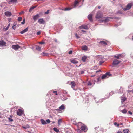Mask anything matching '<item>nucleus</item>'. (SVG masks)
<instances>
[{
    "label": "nucleus",
    "instance_id": "nucleus-46",
    "mask_svg": "<svg viewBox=\"0 0 133 133\" xmlns=\"http://www.w3.org/2000/svg\"><path fill=\"white\" fill-rule=\"evenodd\" d=\"M8 119L9 121L10 122H12L13 121V120L10 118H9Z\"/></svg>",
    "mask_w": 133,
    "mask_h": 133
},
{
    "label": "nucleus",
    "instance_id": "nucleus-33",
    "mask_svg": "<svg viewBox=\"0 0 133 133\" xmlns=\"http://www.w3.org/2000/svg\"><path fill=\"white\" fill-rule=\"evenodd\" d=\"M127 111V110L124 109H123V110H122L121 111V112L123 113H126Z\"/></svg>",
    "mask_w": 133,
    "mask_h": 133
},
{
    "label": "nucleus",
    "instance_id": "nucleus-31",
    "mask_svg": "<svg viewBox=\"0 0 133 133\" xmlns=\"http://www.w3.org/2000/svg\"><path fill=\"white\" fill-rule=\"evenodd\" d=\"M17 0H10L9 1V2L13 3H15L17 2Z\"/></svg>",
    "mask_w": 133,
    "mask_h": 133
},
{
    "label": "nucleus",
    "instance_id": "nucleus-9",
    "mask_svg": "<svg viewBox=\"0 0 133 133\" xmlns=\"http://www.w3.org/2000/svg\"><path fill=\"white\" fill-rule=\"evenodd\" d=\"M79 28L80 29H88V27L87 25H82L79 26Z\"/></svg>",
    "mask_w": 133,
    "mask_h": 133
},
{
    "label": "nucleus",
    "instance_id": "nucleus-4",
    "mask_svg": "<svg viewBox=\"0 0 133 133\" xmlns=\"http://www.w3.org/2000/svg\"><path fill=\"white\" fill-rule=\"evenodd\" d=\"M120 62V61L118 60L117 59H115L113 62L112 65L114 66L116 65L119 64Z\"/></svg>",
    "mask_w": 133,
    "mask_h": 133
},
{
    "label": "nucleus",
    "instance_id": "nucleus-60",
    "mask_svg": "<svg viewBox=\"0 0 133 133\" xmlns=\"http://www.w3.org/2000/svg\"><path fill=\"white\" fill-rule=\"evenodd\" d=\"M10 23H9V24H8V27H9V26H10Z\"/></svg>",
    "mask_w": 133,
    "mask_h": 133
},
{
    "label": "nucleus",
    "instance_id": "nucleus-15",
    "mask_svg": "<svg viewBox=\"0 0 133 133\" xmlns=\"http://www.w3.org/2000/svg\"><path fill=\"white\" fill-rule=\"evenodd\" d=\"M92 15L91 14H89L88 16V18L90 21H92Z\"/></svg>",
    "mask_w": 133,
    "mask_h": 133
},
{
    "label": "nucleus",
    "instance_id": "nucleus-27",
    "mask_svg": "<svg viewBox=\"0 0 133 133\" xmlns=\"http://www.w3.org/2000/svg\"><path fill=\"white\" fill-rule=\"evenodd\" d=\"M123 131L124 133H128L129 132V130L127 129L124 130Z\"/></svg>",
    "mask_w": 133,
    "mask_h": 133
},
{
    "label": "nucleus",
    "instance_id": "nucleus-51",
    "mask_svg": "<svg viewBox=\"0 0 133 133\" xmlns=\"http://www.w3.org/2000/svg\"><path fill=\"white\" fill-rule=\"evenodd\" d=\"M128 112L131 115H132V113L131 112H130V111H128Z\"/></svg>",
    "mask_w": 133,
    "mask_h": 133
},
{
    "label": "nucleus",
    "instance_id": "nucleus-63",
    "mask_svg": "<svg viewBox=\"0 0 133 133\" xmlns=\"http://www.w3.org/2000/svg\"><path fill=\"white\" fill-rule=\"evenodd\" d=\"M56 91H53V93H55L56 92Z\"/></svg>",
    "mask_w": 133,
    "mask_h": 133
},
{
    "label": "nucleus",
    "instance_id": "nucleus-12",
    "mask_svg": "<svg viewBox=\"0 0 133 133\" xmlns=\"http://www.w3.org/2000/svg\"><path fill=\"white\" fill-rule=\"evenodd\" d=\"M39 16L38 14H37L36 15L34 16L33 17V19L35 21H36L39 17Z\"/></svg>",
    "mask_w": 133,
    "mask_h": 133
},
{
    "label": "nucleus",
    "instance_id": "nucleus-35",
    "mask_svg": "<svg viewBox=\"0 0 133 133\" xmlns=\"http://www.w3.org/2000/svg\"><path fill=\"white\" fill-rule=\"evenodd\" d=\"M22 17H19L18 18V20L19 21H20L22 20Z\"/></svg>",
    "mask_w": 133,
    "mask_h": 133
},
{
    "label": "nucleus",
    "instance_id": "nucleus-17",
    "mask_svg": "<svg viewBox=\"0 0 133 133\" xmlns=\"http://www.w3.org/2000/svg\"><path fill=\"white\" fill-rule=\"evenodd\" d=\"M28 30V28H26L25 29L23 30V31H22L20 33L21 34H24L25 32L27 31Z\"/></svg>",
    "mask_w": 133,
    "mask_h": 133
},
{
    "label": "nucleus",
    "instance_id": "nucleus-56",
    "mask_svg": "<svg viewBox=\"0 0 133 133\" xmlns=\"http://www.w3.org/2000/svg\"><path fill=\"white\" fill-rule=\"evenodd\" d=\"M81 31L83 32H86V31H85L83 30H81Z\"/></svg>",
    "mask_w": 133,
    "mask_h": 133
},
{
    "label": "nucleus",
    "instance_id": "nucleus-1",
    "mask_svg": "<svg viewBox=\"0 0 133 133\" xmlns=\"http://www.w3.org/2000/svg\"><path fill=\"white\" fill-rule=\"evenodd\" d=\"M103 16L102 13L100 11H98L96 16V18L97 19H100L102 18Z\"/></svg>",
    "mask_w": 133,
    "mask_h": 133
},
{
    "label": "nucleus",
    "instance_id": "nucleus-32",
    "mask_svg": "<svg viewBox=\"0 0 133 133\" xmlns=\"http://www.w3.org/2000/svg\"><path fill=\"white\" fill-rule=\"evenodd\" d=\"M119 91H120V92H119V93H122L123 92V89L122 87H120V88L119 89Z\"/></svg>",
    "mask_w": 133,
    "mask_h": 133
},
{
    "label": "nucleus",
    "instance_id": "nucleus-62",
    "mask_svg": "<svg viewBox=\"0 0 133 133\" xmlns=\"http://www.w3.org/2000/svg\"><path fill=\"white\" fill-rule=\"evenodd\" d=\"M55 94L56 95H57V92L56 91V92L55 93Z\"/></svg>",
    "mask_w": 133,
    "mask_h": 133
},
{
    "label": "nucleus",
    "instance_id": "nucleus-52",
    "mask_svg": "<svg viewBox=\"0 0 133 133\" xmlns=\"http://www.w3.org/2000/svg\"><path fill=\"white\" fill-rule=\"evenodd\" d=\"M100 78L99 77V78H98L97 79V82L98 83V82L99 81Z\"/></svg>",
    "mask_w": 133,
    "mask_h": 133
},
{
    "label": "nucleus",
    "instance_id": "nucleus-54",
    "mask_svg": "<svg viewBox=\"0 0 133 133\" xmlns=\"http://www.w3.org/2000/svg\"><path fill=\"white\" fill-rule=\"evenodd\" d=\"M8 20L9 21V22H10L11 21V18H8Z\"/></svg>",
    "mask_w": 133,
    "mask_h": 133
},
{
    "label": "nucleus",
    "instance_id": "nucleus-57",
    "mask_svg": "<svg viewBox=\"0 0 133 133\" xmlns=\"http://www.w3.org/2000/svg\"><path fill=\"white\" fill-rule=\"evenodd\" d=\"M100 71H101V70H99L98 71H96V73H97V72H99Z\"/></svg>",
    "mask_w": 133,
    "mask_h": 133
},
{
    "label": "nucleus",
    "instance_id": "nucleus-29",
    "mask_svg": "<svg viewBox=\"0 0 133 133\" xmlns=\"http://www.w3.org/2000/svg\"><path fill=\"white\" fill-rule=\"evenodd\" d=\"M36 49L38 51H40L41 50V47L38 46H36Z\"/></svg>",
    "mask_w": 133,
    "mask_h": 133
},
{
    "label": "nucleus",
    "instance_id": "nucleus-59",
    "mask_svg": "<svg viewBox=\"0 0 133 133\" xmlns=\"http://www.w3.org/2000/svg\"><path fill=\"white\" fill-rule=\"evenodd\" d=\"M83 73H84V71H81V74H83Z\"/></svg>",
    "mask_w": 133,
    "mask_h": 133
},
{
    "label": "nucleus",
    "instance_id": "nucleus-34",
    "mask_svg": "<svg viewBox=\"0 0 133 133\" xmlns=\"http://www.w3.org/2000/svg\"><path fill=\"white\" fill-rule=\"evenodd\" d=\"M108 18H105L104 19L102 20V21L103 22H107L108 21Z\"/></svg>",
    "mask_w": 133,
    "mask_h": 133
},
{
    "label": "nucleus",
    "instance_id": "nucleus-58",
    "mask_svg": "<svg viewBox=\"0 0 133 133\" xmlns=\"http://www.w3.org/2000/svg\"><path fill=\"white\" fill-rule=\"evenodd\" d=\"M117 133H122V132L121 131H118Z\"/></svg>",
    "mask_w": 133,
    "mask_h": 133
},
{
    "label": "nucleus",
    "instance_id": "nucleus-45",
    "mask_svg": "<svg viewBox=\"0 0 133 133\" xmlns=\"http://www.w3.org/2000/svg\"><path fill=\"white\" fill-rule=\"evenodd\" d=\"M46 121L47 122V123H49L50 122V120L49 119L46 120Z\"/></svg>",
    "mask_w": 133,
    "mask_h": 133
},
{
    "label": "nucleus",
    "instance_id": "nucleus-38",
    "mask_svg": "<svg viewBox=\"0 0 133 133\" xmlns=\"http://www.w3.org/2000/svg\"><path fill=\"white\" fill-rule=\"evenodd\" d=\"M9 28V27L7 26L6 28L4 29V31H6Z\"/></svg>",
    "mask_w": 133,
    "mask_h": 133
},
{
    "label": "nucleus",
    "instance_id": "nucleus-30",
    "mask_svg": "<svg viewBox=\"0 0 133 133\" xmlns=\"http://www.w3.org/2000/svg\"><path fill=\"white\" fill-rule=\"evenodd\" d=\"M35 8V6L31 7L29 10V12H31Z\"/></svg>",
    "mask_w": 133,
    "mask_h": 133
},
{
    "label": "nucleus",
    "instance_id": "nucleus-26",
    "mask_svg": "<svg viewBox=\"0 0 133 133\" xmlns=\"http://www.w3.org/2000/svg\"><path fill=\"white\" fill-rule=\"evenodd\" d=\"M122 55L119 54L117 56L115 55L114 56V57L115 58H117V59H119L120 57H122Z\"/></svg>",
    "mask_w": 133,
    "mask_h": 133
},
{
    "label": "nucleus",
    "instance_id": "nucleus-7",
    "mask_svg": "<svg viewBox=\"0 0 133 133\" xmlns=\"http://www.w3.org/2000/svg\"><path fill=\"white\" fill-rule=\"evenodd\" d=\"M82 131H84V132H86L87 130V128L84 125L82 126L81 128Z\"/></svg>",
    "mask_w": 133,
    "mask_h": 133
},
{
    "label": "nucleus",
    "instance_id": "nucleus-21",
    "mask_svg": "<svg viewBox=\"0 0 133 133\" xmlns=\"http://www.w3.org/2000/svg\"><path fill=\"white\" fill-rule=\"evenodd\" d=\"M38 22L40 24H41L44 22V21L42 19H40L38 21Z\"/></svg>",
    "mask_w": 133,
    "mask_h": 133
},
{
    "label": "nucleus",
    "instance_id": "nucleus-20",
    "mask_svg": "<svg viewBox=\"0 0 133 133\" xmlns=\"http://www.w3.org/2000/svg\"><path fill=\"white\" fill-rule=\"evenodd\" d=\"M73 8L72 7L71 8L70 7H67L65 8H64V9H63V10H64V11H68L69 10H70L71 9H72V8Z\"/></svg>",
    "mask_w": 133,
    "mask_h": 133
},
{
    "label": "nucleus",
    "instance_id": "nucleus-50",
    "mask_svg": "<svg viewBox=\"0 0 133 133\" xmlns=\"http://www.w3.org/2000/svg\"><path fill=\"white\" fill-rule=\"evenodd\" d=\"M40 33H41V32L40 31H38V32L37 33V35H39L40 34Z\"/></svg>",
    "mask_w": 133,
    "mask_h": 133
},
{
    "label": "nucleus",
    "instance_id": "nucleus-11",
    "mask_svg": "<svg viewBox=\"0 0 133 133\" xmlns=\"http://www.w3.org/2000/svg\"><path fill=\"white\" fill-rule=\"evenodd\" d=\"M12 48L14 50H16L20 48V46L18 45H13Z\"/></svg>",
    "mask_w": 133,
    "mask_h": 133
},
{
    "label": "nucleus",
    "instance_id": "nucleus-47",
    "mask_svg": "<svg viewBox=\"0 0 133 133\" xmlns=\"http://www.w3.org/2000/svg\"><path fill=\"white\" fill-rule=\"evenodd\" d=\"M39 43L41 44H43L45 43V42H41Z\"/></svg>",
    "mask_w": 133,
    "mask_h": 133
},
{
    "label": "nucleus",
    "instance_id": "nucleus-37",
    "mask_svg": "<svg viewBox=\"0 0 133 133\" xmlns=\"http://www.w3.org/2000/svg\"><path fill=\"white\" fill-rule=\"evenodd\" d=\"M62 122V120L61 119H59L58 121V124L59 125H60V123Z\"/></svg>",
    "mask_w": 133,
    "mask_h": 133
},
{
    "label": "nucleus",
    "instance_id": "nucleus-19",
    "mask_svg": "<svg viewBox=\"0 0 133 133\" xmlns=\"http://www.w3.org/2000/svg\"><path fill=\"white\" fill-rule=\"evenodd\" d=\"M121 101L122 103L124 102L126 99L125 97H121Z\"/></svg>",
    "mask_w": 133,
    "mask_h": 133
},
{
    "label": "nucleus",
    "instance_id": "nucleus-28",
    "mask_svg": "<svg viewBox=\"0 0 133 133\" xmlns=\"http://www.w3.org/2000/svg\"><path fill=\"white\" fill-rule=\"evenodd\" d=\"M54 130L56 132H58L59 131V130L57 129L56 128H53Z\"/></svg>",
    "mask_w": 133,
    "mask_h": 133
},
{
    "label": "nucleus",
    "instance_id": "nucleus-48",
    "mask_svg": "<svg viewBox=\"0 0 133 133\" xmlns=\"http://www.w3.org/2000/svg\"><path fill=\"white\" fill-rule=\"evenodd\" d=\"M49 10H47L46 12H45V14H48L49 12Z\"/></svg>",
    "mask_w": 133,
    "mask_h": 133
},
{
    "label": "nucleus",
    "instance_id": "nucleus-49",
    "mask_svg": "<svg viewBox=\"0 0 133 133\" xmlns=\"http://www.w3.org/2000/svg\"><path fill=\"white\" fill-rule=\"evenodd\" d=\"M104 62V61H100L99 63V65H101L102 64V63H103Z\"/></svg>",
    "mask_w": 133,
    "mask_h": 133
},
{
    "label": "nucleus",
    "instance_id": "nucleus-16",
    "mask_svg": "<svg viewBox=\"0 0 133 133\" xmlns=\"http://www.w3.org/2000/svg\"><path fill=\"white\" fill-rule=\"evenodd\" d=\"M84 51H87V50L88 48L86 45L82 46L81 48Z\"/></svg>",
    "mask_w": 133,
    "mask_h": 133
},
{
    "label": "nucleus",
    "instance_id": "nucleus-8",
    "mask_svg": "<svg viewBox=\"0 0 133 133\" xmlns=\"http://www.w3.org/2000/svg\"><path fill=\"white\" fill-rule=\"evenodd\" d=\"M79 2L78 0H75L73 6L72 7L73 8L76 7L78 5V4Z\"/></svg>",
    "mask_w": 133,
    "mask_h": 133
},
{
    "label": "nucleus",
    "instance_id": "nucleus-43",
    "mask_svg": "<svg viewBox=\"0 0 133 133\" xmlns=\"http://www.w3.org/2000/svg\"><path fill=\"white\" fill-rule=\"evenodd\" d=\"M12 28L13 29L15 30L16 29V25H14L12 27Z\"/></svg>",
    "mask_w": 133,
    "mask_h": 133
},
{
    "label": "nucleus",
    "instance_id": "nucleus-24",
    "mask_svg": "<svg viewBox=\"0 0 133 133\" xmlns=\"http://www.w3.org/2000/svg\"><path fill=\"white\" fill-rule=\"evenodd\" d=\"M41 55L43 56H48L49 54L48 53L43 52L41 54Z\"/></svg>",
    "mask_w": 133,
    "mask_h": 133
},
{
    "label": "nucleus",
    "instance_id": "nucleus-44",
    "mask_svg": "<svg viewBox=\"0 0 133 133\" xmlns=\"http://www.w3.org/2000/svg\"><path fill=\"white\" fill-rule=\"evenodd\" d=\"M25 23V20L24 19L23 20V22H21V24H24Z\"/></svg>",
    "mask_w": 133,
    "mask_h": 133
},
{
    "label": "nucleus",
    "instance_id": "nucleus-40",
    "mask_svg": "<svg viewBox=\"0 0 133 133\" xmlns=\"http://www.w3.org/2000/svg\"><path fill=\"white\" fill-rule=\"evenodd\" d=\"M76 131L78 133H80L81 131L79 129H78Z\"/></svg>",
    "mask_w": 133,
    "mask_h": 133
},
{
    "label": "nucleus",
    "instance_id": "nucleus-23",
    "mask_svg": "<svg viewBox=\"0 0 133 133\" xmlns=\"http://www.w3.org/2000/svg\"><path fill=\"white\" fill-rule=\"evenodd\" d=\"M71 84L72 88H73V87H75L76 85L74 81L71 82Z\"/></svg>",
    "mask_w": 133,
    "mask_h": 133
},
{
    "label": "nucleus",
    "instance_id": "nucleus-6",
    "mask_svg": "<svg viewBox=\"0 0 133 133\" xmlns=\"http://www.w3.org/2000/svg\"><path fill=\"white\" fill-rule=\"evenodd\" d=\"M97 42H98L99 44H101L102 45H106L107 43L105 41H100V40L98 39L97 40Z\"/></svg>",
    "mask_w": 133,
    "mask_h": 133
},
{
    "label": "nucleus",
    "instance_id": "nucleus-22",
    "mask_svg": "<svg viewBox=\"0 0 133 133\" xmlns=\"http://www.w3.org/2000/svg\"><path fill=\"white\" fill-rule=\"evenodd\" d=\"M41 123L42 124H47V123L43 119H41Z\"/></svg>",
    "mask_w": 133,
    "mask_h": 133
},
{
    "label": "nucleus",
    "instance_id": "nucleus-64",
    "mask_svg": "<svg viewBox=\"0 0 133 133\" xmlns=\"http://www.w3.org/2000/svg\"><path fill=\"white\" fill-rule=\"evenodd\" d=\"M98 8L99 9H100L101 8V7L100 6H98Z\"/></svg>",
    "mask_w": 133,
    "mask_h": 133
},
{
    "label": "nucleus",
    "instance_id": "nucleus-25",
    "mask_svg": "<svg viewBox=\"0 0 133 133\" xmlns=\"http://www.w3.org/2000/svg\"><path fill=\"white\" fill-rule=\"evenodd\" d=\"M71 62L72 63H73L74 64H76L78 63L77 61L74 59L71 60Z\"/></svg>",
    "mask_w": 133,
    "mask_h": 133
},
{
    "label": "nucleus",
    "instance_id": "nucleus-3",
    "mask_svg": "<svg viewBox=\"0 0 133 133\" xmlns=\"http://www.w3.org/2000/svg\"><path fill=\"white\" fill-rule=\"evenodd\" d=\"M111 75L109 72H107L105 74L103 75L102 77V78L103 79L108 78L109 76Z\"/></svg>",
    "mask_w": 133,
    "mask_h": 133
},
{
    "label": "nucleus",
    "instance_id": "nucleus-5",
    "mask_svg": "<svg viewBox=\"0 0 133 133\" xmlns=\"http://www.w3.org/2000/svg\"><path fill=\"white\" fill-rule=\"evenodd\" d=\"M23 111L20 109H18L17 112V115L19 116L22 115L23 114Z\"/></svg>",
    "mask_w": 133,
    "mask_h": 133
},
{
    "label": "nucleus",
    "instance_id": "nucleus-41",
    "mask_svg": "<svg viewBox=\"0 0 133 133\" xmlns=\"http://www.w3.org/2000/svg\"><path fill=\"white\" fill-rule=\"evenodd\" d=\"M120 55H122V57H123L125 55V54H120Z\"/></svg>",
    "mask_w": 133,
    "mask_h": 133
},
{
    "label": "nucleus",
    "instance_id": "nucleus-36",
    "mask_svg": "<svg viewBox=\"0 0 133 133\" xmlns=\"http://www.w3.org/2000/svg\"><path fill=\"white\" fill-rule=\"evenodd\" d=\"M114 124L115 125L117 126V127H118L119 125V124L116 122H115Z\"/></svg>",
    "mask_w": 133,
    "mask_h": 133
},
{
    "label": "nucleus",
    "instance_id": "nucleus-2",
    "mask_svg": "<svg viewBox=\"0 0 133 133\" xmlns=\"http://www.w3.org/2000/svg\"><path fill=\"white\" fill-rule=\"evenodd\" d=\"M133 5V3L132 2L128 3L125 8L123 9L124 10H126L129 9Z\"/></svg>",
    "mask_w": 133,
    "mask_h": 133
},
{
    "label": "nucleus",
    "instance_id": "nucleus-13",
    "mask_svg": "<svg viewBox=\"0 0 133 133\" xmlns=\"http://www.w3.org/2000/svg\"><path fill=\"white\" fill-rule=\"evenodd\" d=\"M5 15L6 16L9 17L11 15V12L9 11L5 12Z\"/></svg>",
    "mask_w": 133,
    "mask_h": 133
},
{
    "label": "nucleus",
    "instance_id": "nucleus-42",
    "mask_svg": "<svg viewBox=\"0 0 133 133\" xmlns=\"http://www.w3.org/2000/svg\"><path fill=\"white\" fill-rule=\"evenodd\" d=\"M29 127V126L28 125L26 126V127H23V128L24 129H26L27 128H28Z\"/></svg>",
    "mask_w": 133,
    "mask_h": 133
},
{
    "label": "nucleus",
    "instance_id": "nucleus-39",
    "mask_svg": "<svg viewBox=\"0 0 133 133\" xmlns=\"http://www.w3.org/2000/svg\"><path fill=\"white\" fill-rule=\"evenodd\" d=\"M92 85V84L90 81H89L88 82V85L90 86Z\"/></svg>",
    "mask_w": 133,
    "mask_h": 133
},
{
    "label": "nucleus",
    "instance_id": "nucleus-18",
    "mask_svg": "<svg viewBox=\"0 0 133 133\" xmlns=\"http://www.w3.org/2000/svg\"><path fill=\"white\" fill-rule=\"evenodd\" d=\"M6 44V43L3 41L2 40L0 41V45H4Z\"/></svg>",
    "mask_w": 133,
    "mask_h": 133
},
{
    "label": "nucleus",
    "instance_id": "nucleus-10",
    "mask_svg": "<svg viewBox=\"0 0 133 133\" xmlns=\"http://www.w3.org/2000/svg\"><path fill=\"white\" fill-rule=\"evenodd\" d=\"M65 108V107L64 105H62L59 107V109H57L56 110L59 111L60 110H63Z\"/></svg>",
    "mask_w": 133,
    "mask_h": 133
},
{
    "label": "nucleus",
    "instance_id": "nucleus-14",
    "mask_svg": "<svg viewBox=\"0 0 133 133\" xmlns=\"http://www.w3.org/2000/svg\"><path fill=\"white\" fill-rule=\"evenodd\" d=\"M88 57L86 56H84L82 57V60L84 62L86 61V59Z\"/></svg>",
    "mask_w": 133,
    "mask_h": 133
},
{
    "label": "nucleus",
    "instance_id": "nucleus-55",
    "mask_svg": "<svg viewBox=\"0 0 133 133\" xmlns=\"http://www.w3.org/2000/svg\"><path fill=\"white\" fill-rule=\"evenodd\" d=\"M24 13V12L23 11H22L21 12H20L19 13V14H22L23 13Z\"/></svg>",
    "mask_w": 133,
    "mask_h": 133
},
{
    "label": "nucleus",
    "instance_id": "nucleus-61",
    "mask_svg": "<svg viewBox=\"0 0 133 133\" xmlns=\"http://www.w3.org/2000/svg\"><path fill=\"white\" fill-rule=\"evenodd\" d=\"M78 124H80L81 125H82V123H81V122H79L78 123Z\"/></svg>",
    "mask_w": 133,
    "mask_h": 133
},
{
    "label": "nucleus",
    "instance_id": "nucleus-53",
    "mask_svg": "<svg viewBox=\"0 0 133 133\" xmlns=\"http://www.w3.org/2000/svg\"><path fill=\"white\" fill-rule=\"evenodd\" d=\"M72 53V51H70L69 52V54H71Z\"/></svg>",
    "mask_w": 133,
    "mask_h": 133
}]
</instances>
